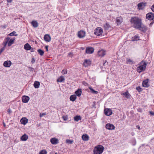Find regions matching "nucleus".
<instances>
[{
  "mask_svg": "<svg viewBox=\"0 0 154 154\" xmlns=\"http://www.w3.org/2000/svg\"><path fill=\"white\" fill-rule=\"evenodd\" d=\"M146 18L149 20H152L154 18L153 14L152 13H149L146 15Z\"/></svg>",
  "mask_w": 154,
  "mask_h": 154,
  "instance_id": "nucleus-6",
  "label": "nucleus"
},
{
  "mask_svg": "<svg viewBox=\"0 0 154 154\" xmlns=\"http://www.w3.org/2000/svg\"><path fill=\"white\" fill-rule=\"evenodd\" d=\"M46 115V114L45 113H40L39 115V116L40 117H42Z\"/></svg>",
  "mask_w": 154,
  "mask_h": 154,
  "instance_id": "nucleus-41",
  "label": "nucleus"
},
{
  "mask_svg": "<svg viewBox=\"0 0 154 154\" xmlns=\"http://www.w3.org/2000/svg\"><path fill=\"white\" fill-rule=\"evenodd\" d=\"M66 142L67 143L71 144L72 143L73 141L70 140H66Z\"/></svg>",
  "mask_w": 154,
  "mask_h": 154,
  "instance_id": "nucleus-44",
  "label": "nucleus"
},
{
  "mask_svg": "<svg viewBox=\"0 0 154 154\" xmlns=\"http://www.w3.org/2000/svg\"><path fill=\"white\" fill-rule=\"evenodd\" d=\"M35 60L34 58H32V59L31 62L32 63H34L35 62Z\"/></svg>",
  "mask_w": 154,
  "mask_h": 154,
  "instance_id": "nucleus-48",
  "label": "nucleus"
},
{
  "mask_svg": "<svg viewBox=\"0 0 154 154\" xmlns=\"http://www.w3.org/2000/svg\"><path fill=\"white\" fill-rule=\"evenodd\" d=\"M28 138V136L26 134H24L20 138V139L22 141H26Z\"/></svg>",
  "mask_w": 154,
  "mask_h": 154,
  "instance_id": "nucleus-22",
  "label": "nucleus"
},
{
  "mask_svg": "<svg viewBox=\"0 0 154 154\" xmlns=\"http://www.w3.org/2000/svg\"><path fill=\"white\" fill-rule=\"evenodd\" d=\"M40 84L39 82L35 81L34 82V86L36 88H38L39 87Z\"/></svg>",
  "mask_w": 154,
  "mask_h": 154,
  "instance_id": "nucleus-29",
  "label": "nucleus"
},
{
  "mask_svg": "<svg viewBox=\"0 0 154 154\" xmlns=\"http://www.w3.org/2000/svg\"><path fill=\"white\" fill-rule=\"evenodd\" d=\"M85 32L83 30L79 31L78 33V36L79 38H83L85 36Z\"/></svg>",
  "mask_w": 154,
  "mask_h": 154,
  "instance_id": "nucleus-8",
  "label": "nucleus"
},
{
  "mask_svg": "<svg viewBox=\"0 0 154 154\" xmlns=\"http://www.w3.org/2000/svg\"><path fill=\"white\" fill-rule=\"evenodd\" d=\"M103 32V29L101 28L98 27L95 30L94 34L97 35L99 36L102 35Z\"/></svg>",
  "mask_w": 154,
  "mask_h": 154,
  "instance_id": "nucleus-4",
  "label": "nucleus"
},
{
  "mask_svg": "<svg viewBox=\"0 0 154 154\" xmlns=\"http://www.w3.org/2000/svg\"><path fill=\"white\" fill-rule=\"evenodd\" d=\"M5 48H2L0 50V55L1 54L2 52L5 50Z\"/></svg>",
  "mask_w": 154,
  "mask_h": 154,
  "instance_id": "nucleus-45",
  "label": "nucleus"
},
{
  "mask_svg": "<svg viewBox=\"0 0 154 154\" xmlns=\"http://www.w3.org/2000/svg\"><path fill=\"white\" fill-rule=\"evenodd\" d=\"M8 38H6L4 40V42H3V44H4V46L3 47L5 49V47L7 45V44H8Z\"/></svg>",
  "mask_w": 154,
  "mask_h": 154,
  "instance_id": "nucleus-30",
  "label": "nucleus"
},
{
  "mask_svg": "<svg viewBox=\"0 0 154 154\" xmlns=\"http://www.w3.org/2000/svg\"><path fill=\"white\" fill-rule=\"evenodd\" d=\"M44 39L45 41L49 42L51 40V37L49 35L46 34L45 35Z\"/></svg>",
  "mask_w": 154,
  "mask_h": 154,
  "instance_id": "nucleus-18",
  "label": "nucleus"
},
{
  "mask_svg": "<svg viewBox=\"0 0 154 154\" xmlns=\"http://www.w3.org/2000/svg\"><path fill=\"white\" fill-rule=\"evenodd\" d=\"M136 140L135 139H133L132 140V144L134 146L135 145V144H136Z\"/></svg>",
  "mask_w": 154,
  "mask_h": 154,
  "instance_id": "nucleus-43",
  "label": "nucleus"
},
{
  "mask_svg": "<svg viewBox=\"0 0 154 154\" xmlns=\"http://www.w3.org/2000/svg\"><path fill=\"white\" fill-rule=\"evenodd\" d=\"M7 2L8 3H11L13 0H7Z\"/></svg>",
  "mask_w": 154,
  "mask_h": 154,
  "instance_id": "nucleus-52",
  "label": "nucleus"
},
{
  "mask_svg": "<svg viewBox=\"0 0 154 154\" xmlns=\"http://www.w3.org/2000/svg\"><path fill=\"white\" fill-rule=\"evenodd\" d=\"M47 152L45 150H41L39 152V154H47Z\"/></svg>",
  "mask_w": 154,
  "mask_h": 154,
  "instance_id": "nucleus-38",
  "label": "nucleus"
},
{
  "mask_svg": "<svg viewBox=\"0 0 154 154\" xmlns=\"http://www.w3.org/2000/svg\"><path fill=\"white\" fill-rule=\"evenodd\" d=\"M67 70L66 69L65 70L64 69L61 72L63 74H66L67 73Z\"/></svg>",
  "mask_w": 154,
  "mask_h": 154,
  "instance_id": "nucleus-40",
  "label": "nucleus"
},
{
  "mask_svg": "<svg viewBox=\"0 0 154 154\" xmlns=\"http://www.w3.org/2000/svg\"><path fill=\"white\" fill-rule=\"evenodd\" d=\"M91 64V61L89 60H85L84 63V65L85 67H87Z\"/></svg>",
  "mask_w": 154,
  "mask_h": 154,
  "instance_id": "nucleus-25",
  "label": "nucleus"
},
{
  "mask_svg": "<svg viewBox=\"0 0 154 154\" xmlns=\"http://www.w3.org/2000/svg\"><path fill=\"white\" fill-rule=\"evenodd\" d=\"M29 97L26 96H23L22 97V101L24 103H27L29 101Z\"/></svg>",
  "mask_w": 154,
  "mask_h": 154,
  "instance_id": "nucleus-11",
  "label": "nucleus"
},
{
  "mask_svg": "<svg viewBox=\"0 0 154 154\" xmlns=\"http://www.w3.org/2000/svg\"><path fill=\"white\" fill-rule=\"evenodd\" d=\"M89 89L91 90V92L94 93V94H97V93H98V92L97 91H95L94 90L93 88L91 87H89Z\"/></svg>",
  "mask_w": 154,
  "mask_h": 154,
  "instance_id": "nucleus-36",
  "label": "nucleus"
},
{
  "mask_svg": "<svg viewBox=\"0 0 154 154\" xmlns=\"http://www.w3.org/2000/svg\"><path fill=\"white\" fill-rule=\"evenodd\" d=\"M65 80V79L63 76H60L57 79V82H62L64 81Z\"/></svg>",
  "mask_w": 154,
  "mask_h": 154,
  "instance_id": "nucleus-28",
  "label": "nucleus"
},
{
  "mask_svg": "<svg viewBox=\"0 0 154 154\" xmlns=\"http://www.w3.org/2000/svg\"><path fill=\"white\" fill-rule=\"evenodd\" d=\"M45 48L46 51H48V46L46 45L45 46Z\"/></svg>",
  "mask_w": 154,
  "mask_h": 154,
  "instance_id": "nucleus-50",
  "label": "nucleus"
},
{
  "mask_svg": "<svg viewBox=\"0 0 154 154\" xmlns=\"http://www.w3.org/2000/svg\"><path fill=\"white\" fill-rule=\"evenodd\" d=\"M148 79H147L143 81L142 85L143 87H147L149 86V85L148 83Z\"/></svg>",
  "mask_w": 154,
  "mask_h": 154,
  "instance_id": "nucleus-20",
  "label": "nucleus"
},
{
  "mask_svg": "<svg viewBox=\"0 0 154 154\" xmlns=\"http://www.w3.org/2000/svg\"><path fill=\"white\" fill-rule=\"evenodd\" d=\"M106 128L108 130H113L115 129V127L112 124L107 123L106 124Z\"/></svg>",
  "mask_w": 154,
  "mask_h": 154,
  "instance_id": "nucleus-5",
  "label": "nucleus"
},
{
  "mask_svg": "<svg viewBox=\"0 0 154 154\" xmlns=\"http://www.w3.org/2000/svg\"><path fill=\"white\" fill-rule=\"evenodd\" d=\"M150 114L152 115H154V113L153 112H150Z\"/></svg>",
  "mask_w": 154,
  "mask_h": 154,
  "instance_id": "nucleus-54",
  "label": "nucleus"
},
{
  "mask_svg": "<svg viewBox=\"0 0 154 154\" xmlns=\"http://www.w3.org/2000/svg\"><path fill=\"white\" fill-rule=\"evenodd\" d=\"M107 63V61L106 60H105V61H103V66H105V64H106V63Z\"/></svg>",
  "mask_w": 154,
  "mask_h": 154,
  "instance_id": "nucleus-47",
  "label": "nucleus"
},
{
  "mask_svg": "<svg viewBox=\"0 0 154 154\" xmlns=\"http://www.w3.org/2000/svg\"><path fill=\"white\" fill-rule=\"evenodd\" d=\"M82 84L85 86L87 85H88V84L85 81L83 82Z\"/></svg>",
  "mask_w": 154,
  "mask_h": 154,
  "instance_id": "nucleus-49",
  "label": "nucleus"
},
{
  "mask_svg": "<svg viewBox=\"0 0 154 154\" xmlns=\"http://www.w3.org/2000/svg\"><path fill=\"white\" fill-rule=\"evenodd\" d=\"M127 63L129 64H132L133 63V62L130 59H129L127 60Z\"/></svg>",
  "mask_w": 154,
  "mask_h": 154,
  "instance_id": "nucleus-39",
  "label": "nucleus"
},
{
  "mask_svg": "<svg viewBox=\"0 0 154 154\" xmlns=\"http://www.w3.org/2000/svg\"><path fill=\"white\" fill-rule=\"evenodd\" d=\"M138 29L141 30L142 31L145 32L147 30V28L145 26L143 25L142 23V24H141L140 27L138 28Z\"/></svg>",
  "mask_w": 154,
  "mask_h": 154,
  "instance_id": "nucleus-17",
  "label": "nucleus"
},
{
  "mask_svg": "<svg viewBox=\"0 0 154 154\" xmlns=\"http://www.w3.org/2000/svg\"><path fill=\"white\" fill-rule=\"evenodd\" d=\"M142 62H142L141 63H140V64H142Z\"/></svg>",
  "mask_w": 154,
  "mask_h": 154,
  "instance_id": "nucleus-56",
  "label": "nucleus"
},
{
  "mask_svg": "<svg viewBox=\"0 0 154 154\" xmlns=\"http://www.w3.org/2000/svg\"><path fill=\"white\" fill-rule=\"evenodd\" d=\"M20 122L21 124L25 125L28 122V119L26 118H23L20 120Z\"/></svg>",
  "mask_w": 154,
  "mask_h": 154,
  "instance_id": "nucleus-21",
  "label": "nucleus"
},
{
  "mask_svg": "<svg viewBox=\"0 0 154 154\" xmlns=\"http://www.w3.org/2000/svg\"><path fill=\"white\" fill-rule=\"evenodd\" d=\"M76 98L77 97L76 95H73L70 96L69 99L71 101H74L75 100Z\"/></svg>",
  "mask_w": 154,
  "mask_h": 154,
  "instance_id": "nucleus-31",
  "label": "nucleus"
},
{
  "mask_svg": "<svg viewBox=\"0 0 154 154\" xmlns=\"http://www.w3.org/2000/svg\"><path fill=\"white\" fill-rule=\"evenodd\" d=\"M62 118L64 120L66 121L67 120V117L65 116H63L62 117Z\"/></svg>",
  "mask_w": 154,
  "mask_h": 154,
  "instance_id": "nucleus-46",
  "label": "nucleus"
},
{
  "mask_svg": "<svg viewBox=\"0 0 154 154\" xmlns=\"http://www.w3.org/2000/svg\"><path fill=\"white\" fill-rule=\"evenodd\" d=\"M110 27V25L107 23H106L105 24H104L103 26V27L105 30H108Z\"/></svg>",
  "mask_w": 154,
  "mask_h": 154,
  "instance_id": "nucleus-27",
  "label": "nucleus"
},
{
  "mask_svg": "<svg viewBox=\"0 0 154 154\" xmlns=\"http://www.w3.org/2000/svg\"><path fill=\"white\" fill-rule=\"evenodd\" d=\"M82 138L84 141H88L89 140V137L86 134H83L82 136Z\"/></svg>",
  "mask_w": 154,
  "mask_h": 154,
  "instance_id": "nucleus-26",
  "label": "nucleus"
},
{
  "mask_svg": "<svg viewBox=\"0 0 154 154\" xmlns=\"http://www.w3.org/2000/svg\"><path fill=\"white\" fill-rule=\"evenodd\" d=\"M7 38H8V46L10 47L14 43V42L15 40V38H14L10 39V38L9 37H7Z\"/></svg>",
  "mask_w": 154,
  "mask_h": 154,
  "instance_id": "nucleus-12",
  "label": "nucleus"
},
{
  "mask_svg": "<svg viewBox=\"0 0 154 154\" xmlns=\"http://www.w3.org/2000/svg\"><path fill=\"white\" fill-rule=\"evenodd\" d=\"M152 10L154 12V4L152 6Z\"/></svg>",
  "mask_w": 154,
  "mask_h": 154,
  "instance_id": "nucleus-51",
  "label": "nucleus"
},
{
  "mask_svg": "<svg viewBox=\"0 0 154 154\" xmlns=\"http://www.w3.org/2000/svg\"><path fill=\"white\" fill-rule=\"evenodd\" d=\"M32 24L34 27H37L38 26V23L36 21H32Z\"/></svg>",
  "mask_w": 154,
  "mask_h": 154,
  "instance_id": "nucleus-34",
  "label": "nucleus"
},
{
  "mask_svg": "<svg viewBox=\"0 0 154 154\" xmlns=\"http://www.w3.org/2000/svg\"><path fill=\"white\" fill-rule=\"evenodd\" d=\"M94 51V49L92 47H87L86 49V53L87 54H91L93 53Z\"/></svg>",
  "mask_w": 154,
  "mask_h": 154,
  "instance_id": "nucleus-7",
  "label": "nucleus"
},
{
  "mask_svg": "<svg viewBox=\"0 0 154 154\" xmlns=\"http://www.w3.org/2000/svg\"><path fill=\"white\" fill-rule=\"evenodd\" d=\"M8 112L10 113L11 112V110L10 109H8Z\"/></svg>",
  "mask_w": 154,
  "mask_h": 154,
  "instance_id": "nucleus-55",
  "label": "nucleus"
},
{
  "mask_svg": "<svg viewBox=\"0 0 154 154\" xmlns=\"http://www.w3.org/2000/svg\"><path fill=\"white\" fill-rule=\"evenodd\" d=\"M104 147L101 145L96 146L93 150L94 154H101L103 152Z\"/></svg>",
  "mask_w": 154,
  "mask_h": 154,
  "instance_id": "nucleus-2",
  "label": "nucleus"
},
{
  "mask_svg": "<svg viewBox=\"0 0 154 154\" xmlns=\"http://www.w3.org/2000/svg\"><path fill=\"white\" fill-rule=\"evenodd\" d=\"M136 90L138 91L139 92H140L142 91L141 88L140 86L137 87Z\"/></svg>",
  "mask_w": 154,
  "mask_h": 154,
  "instance_id": "nucleus-42",
  "label": "nucleus"
},
{
  "mask_svg": "<svg viewBox=\"0 0 154 154\" xmlns=\"http://www.w3.org/2000/svg\"><path fill=\"white\" fill-rule=\"evenodd\" d=\"M122 95L124 97L128 99L130 98L131 97L130 94L128 93V91L123 93Z\"/></svg>",
  "mask_w": 154,
  "mask_h": 154,
  "instance_id": "nucleus-23",
  "label": "nucleus"
},
{
  "mask_svg": "<svg viewBox=\"0 0 154 154\" xmlns=\"http://www.w3.org/2000/svg\"><path fill=\"white\" fill-rule=\"evenodd\" d=\"M153 102L154 103V100H153Z\"/></svg>",
  "mask_w": 154,
  "mask_h": 154,
  "instance_id": "nucleus-57",
  "label": "nucleus"
},
{
  "mask_svg": "<svg viewBox=\"0 0 154 154\" xmlns=\"http://www.w3.org/2000/svg\"><path fill=\"white\" fill-rule=\"evenodd\" d=\"M74 121L78 122L79 120H81V117L80 116H75L74 118Z\"/></svg>",
  "mask_w": 154,
  "mask_h": 154,
  "instance_id": "nucleus-32",
  "label": "nucleus"
},
{
  "mask_svg": "<svg viewBox=\"0 0 154 154\" xmlns=\"http://www.w3.org/2000/svg\"><path fill=\"white\" fill-rule=\"evenodd\" d=\"M50 141L53 144H56L58 143V140L55 138H53L51 139Z\"/></svg>",
  "mask_w": 154,
  "mask_h": 154,
  "instance_id": "nucleus-14",
  "label": "nucleus"
},
{
  "mask_svg": "<svg viewBox=\"0 0 154 154\" xmlns=\"http://www.w3.org/2000/svg\"><path fill=\"white\" fill-rule=\"evenodd\" d=\"M139 40V36L137 35H136L133 37L132 39V40L133 41H137Z\"/></svg>",
  "mask_w": 154,
  "mask_h": 154,
  "instance_id": "nucleus-33",
  "label": "nucleus"
},
{
  "mask_svg": "<svg viewBox=\"0 0 154 154\" xmlns=\"http://www.w3.org/2000/svg\"><path fill=\"white\" fill-rule=\"evenodd\" d=\"M123 18L121 17H118L116 19V23L117 25H120L123 22Z\"/></svg>",
  "mask_w": 154,
  "mask_h": 154,
  "instance_id": "nucleus-16",
  "label": "nucleus"
},
{
  "mask_svg": "<svg viewBox=\"0 0 154 154\" xmlns=\"http://www.w3.org/2000/svg\"><path fill=\"white\" fill-rule=\"evenodd\" d=\"M37 51L41 56H42L44 53V51L41 49H38Z\"/></svg>",
  "mask_w": 154,
  "mask_h": 154,
  "instance_id": "nucleus-35",
  "label": "nucleus"
},
{
  "mask_svg": "<svg viewBox=\"0 0 154 154\" xmlns=\"http://www.w3.org/2000/svg\"><path fill=\"white\" fill-rule=\"evenodd\" d=\"M24 48L26 50H29L31 49L30 45L28 43H26L24 45Z\"/></svg>",
  "mask_w": 154,
  "mask_h": 154,
  "instance_id": "nucleus-24",
  "label": "nucleus"
},
{
  "mask_svg": "<svg viewBox=\"0 0 154 154\" xmlns=\"http://www.w3.org/2000/svg\"><path fill=\"white\" fill-rule=\"evenodd\" d=\"M75 93L76 95V96H77L79 97H80L81 96L82 93V89L81 88L78 89L75 91Z\"/></svg>",
  "mask_w": 154,
  "mask_h": 154,
  "instance_id": "nucleus-19",
  "label": "nucleus"
},
{
  "mask_svg": "<svg viewBox=\"0 0 154 154\" xmlns=\"http://www.w3.org/2000/svg\"><path fill=\"white\" fill-rule=\"evenodd\" d=\"M29 70L30 71H32L33 69L31 67H29Z\"/></svg>",
  "mask_w": 154,
  "mask_h": 154,
  "instance_id": "nucleus-53",
  "label": "nucleus"
},
{
  "mask_svg": "<svg viewBox=\"0 0 154 154\" xmlns=\"http://www.w3.org/2000/svg\"><path fill=\"white\" fill-rule=\"evenodd\" d=\"M10 36H13L14 35L15 36H17L18 35L16 34V32L15 31H13L11 33H10L9 35Z\"/></svg>",
  "mask_w": 154,
  "mask_h": 154,
  "instance_id": "nucleus-37",
  "label": "nucleus"
},
{
  "mask_svg": "<svg viewBox=\"0 0 154 154\" xmlns=\"http://www.w3.org/2000/svg\"><path fill=\"white\" fill-rule=\"evenodd\" d=\"M147 64L146 62H144L143 64L140 65L137 68V71L140 73L145 70Z\"/></svg>",
  "mask_w": 154,
  "mask_h": 154,
  "instance_id": "nucleus-3",
  "label": "nucleus"
},
{
  "mask_svg": "<svg viewBox=\"0 0 154 154\" xmlns=\"http://www.w3.org/2000/svg\"><path fill=\"white\" fill-rule=\"evenodd\" d=\"M11 62L10 61L7 60L4 62V66L5 67H10L11 65Z\"/></svg>",
  "mask_w": 154,
  "mask_h": 154,
  "instance_id": "nucleus-15",
  "label": "nucleus"
},
{
  "mask_svg": "<svg viewBox=\"0 0 154 154\" xmlns=\"http://www.w3.org/2000/svg\"><path fill=\"white\" fill-rule=\"evenodd\" d=\"M146 3L142 2L138 4V7L139 9H142L144 8L146 5Z\"/></svg>",
  "mask_w": 154,
  "mask_h": 154,
  "instance_id": "nucleus-9",
  "label": "nucleus"
},
{
  "mask_svg": "<svg viewBox=\"0 0 154 154\" xmlns=\"http://www.w3.org/2000/svg\"><path fill=\"white\" fill-rule=\"evenodd\" d=\"M131 22L133 24L134 27L136 29H138L142 24L141 19L137 17H131Z\"/></svg>",
  "mask_w": 154,
  "mask_h": 154,
  "instance_id": "nucleus-1",
  "label": "nucleus"
},
{
  "mask_svg": "<svg viewBox=\"0 0 154 154\" xmlns=\"http://www.w3.org/2000/svg\"><path fill=\"white\" fill-rule=\"evenodd\" d=\"M104 113L106 115L109 116L112 114V111L110 109H104Z\"/></svg>",
  "mask_w": 154,
  "mask_h": 154,
  "instance_id": "nucleus-10",
  "label": "nucleus"
},
{
  "mask_svg": "<svg viewBox=\"0 0 154 154\" xmlns=\"http://www.w3.org/2000/svg\"><path fill=\"white\" fill-rule=\"evenodd\" d=\"M106 54V51L103 50H99L98 52V55L99 57H103Z\"/></svg>",
  "mask_w": 154,
  "mask_h": 154,
  "instance_id": "nucleus-13",
  "label": "nucleus"
}]
</instances>
